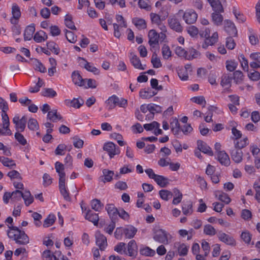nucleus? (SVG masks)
<instances>
[{
	"label": "nucleus",
	"instance_id": "39448f33",
	"mask_svg": "<svg viewBox=\"0 0 260 260\" xmlns=\"http://www.w3.org/2000/svg\"><path fill=\"white\" fill-rule=\"evenodd\" d=\"M167 22L171 29L177 32H181L183 30V27L179 19L176 16H170L167 19Z\"/></svg>",
	"mask_w": 260,
	"mask_h": 260
},
{
	"label": "nucleus",
	"instance_id": "6ab92c4d",
	"mask_svg": "<svg viewBox=\"0 0 260 260\" xmlns=\"http://www.w3.org/2000/svg\"><path fill=\"white\" fill-rule=\"evenodd\" d=\"M2 120H3V127L5 132L3 134L10 136L12 134L11 130L9 129V126L10 125L9 119L6 112L2 113Z\"/></svg>",
	"mask_w": 260,
	"mask_h": 260
},
{
	"label": "nucleus",
	"instance_id": "bf43d9fd",
	"mask_svg": "<svg viewBox=\"0 0 260 260\" xmlns=\"http://www.w3.org/2000/svg\"><path fill=\"white\" fill-rule=\"evenodd\" d=\"M42 95L48 98H54L57 95V93L52 88H45L42 91Z\"/></svg>",
	"mask_w": 260,
	"mask_h": 260
},
{
	"label": "nucleus",
	"instance_id": "a211bd4d",
	"mask_svg": "<svg viewBox=\"0 0 260 260\" xmlns=\"http://www.w3.org/2000/svg\"><path fill=\"white\" fill-rule=\"evenodd\" d=\"M217 158L219 162L222 165L228 166L230 164V157L224 151H219L217 152Z\"/></svg>",
	"mask_w": 260,
	"mask_h": 260
},
{
	"label": "nucleus",
	"instance_id": "13d9d810",
	"mask_svg": "<svg viewBox=\"0 0 260 260\" xmlns=\"http://www.w3.org/2000/svg\"><path fill=\"white\" fill-rule=\"evenodd\" d=\"M241 238L247 244H249L252 238L251 234L248 231H244L241 234Z\"/></svg>",
	"mask_w": 260,
	"mask_h": 260
},
{
	"label": "nucleus",
	"instance_id": "09e8293b",
	"mask_svg": "<svg viewBox=\"0 0 260 260\" xmlns=\"http://www.w3.org/2000/svg\"><path fill=\"white\" fill-rule=\"evenodd\" d=\"M238 59L243 70L247 72L249 69L248 60L245 57L243 54L239 55Z\"/></svg>",
	"mask_w": 260,
	"mask_h": 260
},
{
	"label": "nucleus",
	"instance_id": "864d4df0",
	"mask_svg": "<svg viewBox=\"0 0 260 260\" xmlns=\"http://www.w3.org/2000/svg\"><path fill=\"white\" fill-rule=\"evenodd\" d=\"M161 53L165 59H168L171 56L172 52L170 47L166 44L164 45L161 48Z\"/></svg>",
	"mask_w": 260,
	"mask_h": 260
},
{
	"label": "nucleus",
	"instance_id": "de8ad7c7",
	"mask_svg": "<svg viewBox=\"0 0 260 260\" xmlns=\"http://www.w3.org/2000/svg\"><path fill=\"white\" fill-rule=\"evenodd\" d=\"M56 217L54 214H49L45 219L43 226L44 228H48L51 226L55 222Z\"/></svg>",
	"mask_w": 260,
	"mask_h": 260
},
{
	"label": "nucleus",
	"instance_id": "f3484780",
	"mask_svg": "<svg viewBox=\"0 0 260 260\" xmlns=\"http://www.w3.org/2000/svg\"><path fill=\"white\" fill-rule=\"evenodd\" d=\"M243 154V152L241 149L236 148L232 150L231 152L232 159L237 164H239L242 161Z\"/></svg>",
	"mask_w": 260,
	"mask_h": 260
},
{
	"label": "nucleus",
	"instance_id": "9b49d317",
	"mask_svg": "<svg viewBox=\"0 0 260 260\" xmlns=\"http://www.w3.org/2000/svg\"><path fill=\"white\" fill-rule=\"evenodd\" d=\"M129 59L131 63L135 69L144 70L146 68V64H142L139 58L133 53H131Z\"/></svg>",
	"mask_w": 260,
	"mask_h": 260
},
{
	"label": "nucleus",
	"instance_id": "dca6fc26",
	"mask_svg": "<svg viewBox=\"0 0 260 260\" xmlns=\"http://www.w3.org/2000/svg\"><path fill=\"white\" fill-rule=\"evenodd\" d=\"M198 149L203 153L207 154L209 156H212L213 152L211 148L207 144L201 140L197 142Z\"/></svg>",
	"mask_w": 260,
	"mask_h": 260
},
{
	"label": "nucleus",
	"instance_id": "5fc2aeb1",
	"mask_svg": "<svg viewBox=\"0 0 260 260\" xmlns=\"http://www.w3.org/2000/svg\"><path fill=\"white\" fill-rule=\"evenodd\" d=\"M243 74L239 70L235 71L233 73V79L237 84L241 83L243 80Z\"/></svg>",
	"mask_w": 260,
	"mask_h": 260
},
{
	"label": "nucleus",
	"instance_id": "aec40b11",
	"mask_svg": "<svg viewBox=\"0 0 260 260\" xmlns=\"http://www.w3.org/2000/svg\"><path fill=\"white\" fill-rule=\"evenodd\" d=\"M73 82L76 85L80 86H85L86 79H83L78 71H74L72 74Z\"/></svg>",
	"mask_w": 260,
	"mask_h": 260
},
{
	"label": "nucleus",
	"instance_id": "1a4fd4ad",
	"mask_svg": "<svg viewBox=\"0 0 260 260\" xmlns=\"http://www.w3.org/2000/svg\"><path fill=\"white\" fill-rule=\"evenodd\" d=\"M95 236L96 245L99 247L101 250H104L107 246L106 237L99 232H96Z\"/></svg>",
	"mask_w": 260,
	"mask_h": 260
},
{
	"label": "nucleus",
	"instance_id": "423d86ee",
	"mask_svg": "<svg viewBox=\"0 0 260 260\" xmlns=\"http://www.w3.org/2000/svg\"><path fill=\"white\" fill-rule=\"evenodd\" d=\"M149 38L148 43L151 48H154L159 44V40L161 41L160 34L158 33L155 29H151L148 34Z\"/></svg>",
	"mask_w": 260,
	"mask_h": 260
},
{
	"label": "nucleus",
	"instance_id": "79ce46f5",
	"mask_svg": "<svg viewBox=\"0 0 260 260\" xmlns=\"http://www.w3.org/2000/svg\"><path fill=\"white\" fill-rule=\"evenodd\" d=\"M22 198L24 200V203L27 206L30 205L34 201V197L29 191H25L22 193Z\"/></svg>",
	"mask_w": 260,
	"mask_h": 260
},
{
	"label": "nucleus",
	"instance_id": "ddd939ff",
	"mask_svg": "<svg viewBox=\"0 0 260 260\" xmlns=\"http://www.w3.org/2000/svg\"><path fill=\"white\" fill-rule=\"evenodd\" d=\"M249 57L252 61L250 62V66L253 69L260 68V52L251 53Z\"/></svg>",
	"mask_w": 260,
	"mask_h": 260
},
{
	"label": "nucleus",
	"instance_id": "9d476101",
	"mask_svg": "<svg viewBox=\"0 0 260 260\" xmlns=\"http://www.w3.org/2000/svg\"><path fill=\"white\" fill-rule=\"evenodd\" d=\"M12 17L10 19V22L12 24H16L21 16L20 8L16 4L12 5Z\"/></svg>",
	"mask_w": 260,
	"mask_h": 260
},
{
	"label": "nucleus",
	"instance_id": "774afa93",
	"mask_svg": "<svg viewBox=\"0 0 260 260\" xmlns=\"http://www.w3.org/2000/svg\"><path fill=\"white\" fill-rule=\"evenodd\" d=\"M253 187L256 191L255 198L258 202L260 203V180L254 182Z\"/></svg>",
	"mask_w": 260,
	"mask_h": 260
},
{
	"label": "nucleus",
	"instance_id": "f257e3e1",
	"mask_svg": "<svg viewBox=\"0 0 260 260\" xmlns=\"http://www.w3.org/2000/svg\"><path fill=\"white\" fill-rule=\"evenodd\" d=\"M7 231L9 238L13 239L16 243L19 245H27L29 242V238L24 231L20 230L17 226H9Z\"/></svg>",
	"mask_w": 260,
	"mask_h": 260
},
{
	"label": "nucleus",
	"instance_id": "412c9836",
	"mask_svg": "<svg viewBox=\"0 0 260 260\" xmlns=\"http://www.w3.org/2000/svg\"><path fill=\"white\" fill-rule=\"evenodd\" d=\"M102 172L103 175L100 178L101 181L106 183L111 182L113 180L114 175V173L113 171L103 169Z\"/></svg>",
	"mask_w": 260,
	"mask_h": 260
},
{
	"label": "nucleus",
	"instance_id": "cd10ccee",
	"mask_svg": "<svg viewBox=\"0 0 260 260\" xmlns=\"http://www.w3.org/2000/svg\"><path fill=\"white\" fill-rule=\"evenodd\" d=\"M219 12H213L211 14L212 21L214 24L217 26H220L222 24L223 17Z\"/></svg>",
	"mask_w": 260,
	"mask_h": 260
},
{
	"label": "nucleus",
	"instance_id": "c03bdc74",
	"mask_svg": "<svg viewBox=\"0 0 260 260\" xmlns=\"http://www.w3.org/2000/svg\"><path fill=\"white\" fill-rule=\"evenodd\" d=\"M27 127L32 131H36L39 129V125L36 119L30 118L27 121Z\"/></svg>",
	"mask_w": 260,
	"mask_h": 260
},
{
	"label": "nucleus",
	"instance_id": "bb28decb",
	"mask_svg": "<svg viewBox=\"0 0 260 260\" xmlns=\"http://www.w3.org/2000/svg\"><path fill=\"white\" fill-rule=\"evenodd\" d=\"M210 6L212 7L214 12L222 13L224 11L223 8L221 3L219 1L211 0L208 1Z\"/></svg>",
	"mask_w": 260,
	"mask_h": 260
},
{
	"label": "nucleus",
	"instance_id": "a19ab883",
	"mask_svg": "<svg viewBox=\"0 0 260 260\" xmlns=\"http://www.w3.org/2000/svg\"><path fill=\"white\" fill-rule=\"evenodd\" d=\"M84 61V68L88 71L93 73L95 75H99L100 74V70L93 66L92 64L87 62L85 59H82Z\"/></svg>",
	"mask_w": 260,
	"mask_h": 260
},
{
	"label": "nucleus",
	"instance_id": "b1692460",
	"mask_svg": "<svg viewBox=\"0 0 260 260\" xmlns=\"http://www.w3.org/2000/svg\"><path fill=\"white\" fill-rule=\"evenodd\" d=\"M137 232V229L132 225H128L124 228V235L126 238H133Z\"/></svg>",
	"mask_w": 260,
	"mask_h": 260
},
{
	"label": "nucleus",
	"instance_id": "a18cd8bd",
	"mask_svg": "<svg viewBox=\"0 0 260 260\" xmlns=\"http://www.w3.org/2000/svg\"><path fill=\"white\" fill-rule=\"evenodd\" d=\"M232 82V78L228 75H223L221 77V80L220 84L221 85L228 88L231 86Z\"/></svg>",
	"mask_w": 260,
	"mask_h": 260
},
{
	"label": "nucleus",
	"instance_id": "58836bf2",
	"mask_svg": "<svg viewBox=\"0 0 260 260\" xmlns=\"http://www.w3.org/2000/svg\"><path fill=\"white\" fill-rule=\"evenodd\" d=\"M106 210H107L109 216L112 218H115L118 214V210L113 204H108L106 206Z\"/></svg>",
	"mask_w": 260,
	"mask_h": 260
},
{
	"label": "nucleus",
	"instance_id": "603ef678",
	"mask_svg": "<svg viewBox=\"0 0 260 260\" xmlns=\"http://www.w3.org/2000/svg\"><path fill=\"white\" fill-rule=\"evenodd\" d=\"M159 194L161 199L166 201L171 199L173 197L172 192L165 189L160 190L159 191Z\"/></svg>",
	"mask_w": 260,
	"mask_h": 260
},
{
	"label": "nucleus",
	"instance_id": "0eeeda50",
	"mask_svg": "<svg viewBox=\"0 0 260 260\" xmlns=\"http://www.w3.org/2000/svg\"><path fill=\"white\" fill-rule=\"evenodd\" d=\"M116 20L118 23H114L113 27L114 29V35L116 38L120 37V29L122 27H126L127 25L126 22L124 21L123 17L120 15H117L116 17Z\"/></svg>",
	"mask_w": 260,
	"mask_h": 260
},
{
	"label": "nucleus",
	"instance_id": "c9c22d12",
	"mask_svg": "<svg viewBox=\"0 0 260 260\" xmlns=\"http://www.w3.org/2000/svg\"><path fill=\"white\" fill-rule=\"evenodd\" d=\"M47 118L52 122H56L57 121L61 119L62 117L57 113L56 110H52L48 112Z\"/></svg>",
	"mask_w": 260,
	"mask_h": 260
},
{
	"label": "nucleus",
	"instance_id": "4468645a",
	"mask_svg": "<svg viewBox=\"0 0 260 260\" xmlns=\"http://www.w3.org/2000/svg\"><path fill=\"white\" fill-rule=\"evenodd\" d=\"M217 236L221 241L228 245L233 246L236 244V241L233 237L226 234L225 233L219 232Z\"/></svg>",
	"mask_w": 260,
	"mask_h": 260
},
{
	"label": "nucleus",
	"instance_id": "72a5a7b5",
	"mask_svg": "<svg viewBox=\"0 0 260 260\" xmlns=\"http://www.w3.org/2000/svg\"><path fill=\"white\" fill-rule=\"evenodd\" d=\"M48 39V36L46 33L43 31L40 30L37 32L34 36V39L37 43H41L46 41Z\"/></svg>",
	"mask_w": 260,
	"mask_h": 260
},
{
	"label": "nucleus",
	"instance_id": "473e14b6",
	"mask_svg": "<svg viewBox=\"0 0 260 260\" xmlns=\"http://www.w3.org/2000/svg\"><path fill=\"white\" fill-rule=\"evenodd\" d=\"M170 126L172 132L175 134H178L180 131V125L176 118L173 117L170 120Z\"/></svg>",
	"mask_w": 260,
	"mask_h": 260
},
{
	"label": "nucleus",
	"instance_id": "a878e982",
	"mask_svg": "<svg viewBox=\"0 0 260 260\" xmlns=\"http://www.w3.org/2000/svg\"><path fill=\"white\" fill-rule=\"evenodd\" d=\"M157 94V92L150 88L144 89L139 92L140 96L143 99H147L152 98Z\"/></svg>",
	"mask_w": 260,
	"mask_h": 260
},
{
	"label": "nucleus",
	"instance_id": "680f3d73",
	"mask_svg": "<svg viewBox=\"0 0 260 260\" xmlns=\"http://www.w3.org/2000/svg\"><path fill=\"white\" fill-rule=\"evenodd\" d=\"M67 103L71 107L79 108L83 104V101L81 100L80 101L77 99H74L72 101H67Z\"/></svg>",
	"mask_w": 260,
	"mask_h": 260
},
{
	"label": "nucleus",
	"instance_id": "37998d69",
	"mask_svg": "<svg viewBox=\"0 0 260 260\" xmlns=\"http://www.w3.org/2000/svg\"><path fill=\"white\" fill-rule=\"evenodd\" d=\"M248 143L249 141L247 137H245L241 140H238V139L234 142L235 148L241 150L246 146Z\"/></svg>",
	"mask_w": 260,
	"mask_h": 260
},
{
	"label": "nucleus",
	"instance_id": "20e7f679",
	"mask_svg": "<svg viewBox=\"0 0 260 260\" xmlns=\"http://www.w3.org/2000/svg\"><path fill=\"white\" fill-rule=\"evenodd\" d=\"M12 121L15 124V127L16 129L18 131L17 132H22L25 128L27 119L25 116H23L20 118L19 116L16 114L13 117Z\"/></svg>",
	"mask_w": 260,
	"mask_h": 260
},
{
	"label": "nucleus",
	"instance_id": "4c0bfd02",
	"mask_svg": "<svg viewBox=\"0 0 260 260\" xmlns=\"http://www.w3.org/2000/svg\"><path fill=\"white\" fill-rule=\"evenodd\" d=\"M175 246L177 248L178 252L180 256L186 255L187 254L189 247L185 244L175 243Z\"/></svg>",
	"mask_w": 260,
	"mask_h": 260
},
{
	"label": "nucleus",
	"instance_id": "052dcab7",
	"mask_svg": "<svg viewBox=\"0 0 260 260\" xmlns=\"http://www.w3.org/2000/svg\"><path fill=\"white\" fill-rule=\"evenodd\" d=\"M200 53L193 48L189 49V54L187 53L186 59L190 60L193 58H197L200 56Z\"/></svg>",
	"mask_w": 260,
	"mask_h": 260
},
{
	"label": "nucleus",
	"instance_id": "ea45409f",
	"mask_svg": "<svg viewBox=\"0 0 260 260\" xmlns=\"http://www.w3.org/2000/svg\"><path fill=\"white\" fill-rule=\"evenodd\" d=\"M116 100H117V96L115 95L109 98L106 102V108L108 110H112L116 106Z\"/></svg>",
	"mask_w": 260,
	"mask_h": 260
},
{
	"label": "nucleus",
	"instance_id": "4be33fe9",
	"mask_svg": "<svg viewBox=\"0 0 260 260\" xmlns=\"http://www.w3.org/2000/svg\"><path fill=\"white\" fill-rule=\"evenodd\" d=\"M128 255L131 257H136L138 253V246L134 240L129 242L127 245Z\"/></svg>",
	"mask_w": 260,
	"mask_h": 260
},
{
	"label": "nucleus",
	"instance_id": "f704fd0d",
	"mask_svg": "<svg viewBox=\"0 0 260 260\" xmlns=\"http://www.w3.org/2000/svg\"><path fill=\"white\" fill-rule=\"evenodd\" d=\"M232 12L239 23H244L246 21V17L240 12L237 7H234Z\"/></svg>",
	"mask_w": 260,
	"mask_h": 260
},
{
	"label": "nucleus",
	"instance_id": "2eb2a0df",
	"mask_svg": "<svg viewBox=\"0 0 260 260\" xmlns=\"http://www.w3.org/2000/svg\"><path fill=\"white\" fill-rule=\"evenodd\" d=\"M224 26L225 30L230 35L235 36L237 33V30L235 24L230 20H225L224 22Z\"/></svg>",
	"mask_w": 260,
	"mask_h": 260
},
{
	"label": "nucleus",
	"instance_id": "f8f14e48",
	"mask_svg": "<svg viewBox=\"0 0 260 260\" xmlns=\"http://www.w3.org/2000/svg\"><path fill=\"white\" fill-rule=\"evenodd\" d=\"M218 36L217 32H214L211 36H209L205 38L204 43L202 46V48L206 49L209 46L213 45L218 41Z\"/></svg>",
	"mask_w": 260,
	"mask_h": 260
},
{
	"label": "nucleus",
	"instance_id": "c85d7f7f",
	"mask_svg": "<svg viewBox=\"0 0 260 260\" xmlns=\"http://www.w3.org/2000/svg\"><path fill=\"white\" fill-rule=\"evenodd\" d=\"M59 189L60 193L63 196L64 199L67 201H70L71 200V198L69 196V192L66 189V181L59 182Z\"/></svg>",
	"mask_w": 260,
	"mask_h": 260
},
{
	"label": "nucleus",
	"instance_id": "c756f323",
	"mask_svg": "<svg viewBox=\"0 0 260 260\" xmlns=\"http://www.w3.org/2000/svg\"><path fill=\"white\" fill-rule=\"evenodd\" d=\"M132 22L139 29H143L147 27V23L145 20L142 18H134L132 20Z\"/></svg>",
	"mask_w": 260,
	"mask_h": 260
},
{
	"label": "nucleus",
	"instance_id": "4d7b16f0",
	"mask_svg": "<svg viewBox=\"0 0 260 260\" xmlns=\"http://www.w3.org/2000/svg\"><path fill=\"white\" fill-rule=\"evenodd\" d=\"M204 233L210 236H214L216 233L215 228L210 224H206L204 227Z\"/></svg>",
	"mask_w": 260,
	"mask_h": 260
},
{
	"label": "nucleus",
	"instance_id": "0e129e2a",
	"mask_svg": "<svg viewBox=\"0 0 260 260\" xmlns=\"http://www.w3.org/2000/svg\"><path fill=\"white\" fill-rule=\"evenodd\" d=\"M186 30L187 33L191 37H197L198 34L199 33L198 28L194 25H190L187 27Z\"/></svg>",
	"mask_w": 260,
	"mask_h": 260
},
{
	"label": "nucleus",
	"instance_id": "e2e57ef3",
	"mask_svg": "<svg viewBox=\"0 0 260 260\" xmlns=\"http://www.w3.org/2000/svg\"><path fill=\"white\" fill-rule=\"evenodd\" d=\"M226 68L230 72H233L235 70L238 66V62L235 60H227L225 62Z\"/></svg>",
	"mask_w": 260,
	"mask_h": 260
},
{
	"label": "nucleus",
	"instance_id": "7ed1b4c3",
	"mask_svg": "<svg viewBox=\"0 0 260 260\" xmlns=\"http://www.w3.org/2000/svg\"><path fill=\"white\" fill-rule=\"evenodd\" d=\"M183 12L182 18L186 23L191 24L194 23L198 18V15L194 10L192 9L186 10L185 12L180 10L179 12Z\"/></svg>",
	"mask_w": 260,
	"mask_h": 260
},
{
	"label": "nucleus",
	"instance_id": "5701e85b",
	"mask_svg": "<svg viewBox=\"0 0 260 260\" xmlns=\"http://www.w3.org/2000/svg\"><path fill=\"white\" fill-rule=\"evenodd\" d=\"M55 169L59 176V182L66 181V174L64 172V166L60 162L57 161L55 164Z\"/></svg>",
	"mask_w": 260,
	"mask_h": 260
},
{
	"label": "nucleus",
	"instance_id": "f03ea898",
	"mask_svg": "<svg viewBox=\"0 0 260 260\" xmlns=\"http://www.w3.org/2000/svg\"><path fill=\"white\" fill-rule=\"evenodd\" d=\"M153 238L159 243L168 245L171 241L172 236L165 230L156 227L153 230Z\"/></svg>",
	"mask_w": 260,
	"mask_h": 260
},
{
	"label": "nucleus",
	"instance_id": "3c124183",
	"mask_svg": "<svg viewBox=\"0 0 260 260\" xmlns=\"http://www.w3.org/2000/svg\"><path fill=\"white\" fill-rule=\"evenodd\" d=\"M192 206L190 202H187L182 205V212L185 215H190L192 213Z\"/></svg>",
	"mask_w": 260,
	"mask_h": 260
},
{
	"label": "nucleus",
	"instance_id": "e433bc0d",
	"mask_svg": "<svg viewBox=\"0 0 260 260\" xmlns=\"http://www.w3.org/2000/svg\"><path fill=\"white\" fill-rule=\"evenodd\" d=\"M154 180L161 187H165L169 184L168 179L161 175H157Z\"/></svg>",
	"mask_w": 260,
	"mask_h": 260
},
{
	"label": "nucleus",
	"instance_id": "69168bd1",
	"mask_svg": "<svg viewBox=\"0 0 260 260\" xmlns=\"http://www.w3.org/2000/svg\"><path fill=\"white\" fill-rule=\"evenodd\" d=\"M47 46L48 49L51 50L55 54H58L59 53V48L58 45L53 42H49L47 43Z\"/></svg>",
	"mask_w": 260,
	"mask_h": 260
},
{
	"label": "nucleus",
	"instance_id": "6e6552de",
	"mask_svg": "<svg viewBox=\"0 0 260 260\" xmlns=\"http://www.w3.org/2000/svg\"><path fill=\"white\" fill-rule=\"evenodd\" d=\"M103 149L108 152L110 158H113L114 155L120 153V150L113 142H109L104 144Z\"/></svg>",
	"mask_w": 260,
	"mask_h": 260
},
{
	"label": "nucleus",
	"instance_id": "2f4dec72",
	"mask_svg": "<svg viewBox=\"0 0 260 260\" xmlns=\"http://www.w3.org/2000/svg\"><path fill=\"white\" fill-rule=\"evenodd\" d=\"M35 31V28L34 25L27 26L24 32V40L25 41H29L31 39Z\"/></svg>",
	"mask_w": 260,
	"mask_h": 260
},
{
	"label": "nucleus",
	"instance_id": "6e6d98bb",
	"mask_svg": "<svg viewBox=\"0 0 260 260\" xmlns=\"http://www.w3.org/2000/svg\"><path fill=\"white\" fill-rule=\"evenodd\" d=\"M150 17L151 22L153 24H159L160 22L164 21V19L161 18L160 16L156 13H151Z\"/></svg>",
	"mask_w": 260,
	"mask_h": 260
},
{
	"label": "nucleus",
	"instance_id": "8fccbe9b",
	"mask_svg": "<svg viewBox=\"0 0 260 260\" xmlns=\"http://www.w3.org/2000/svg\"><path fill=\"white\" fill-rule=\"evenodd\" d=\"M159 28V29L161 31L159 34L161 35V41H164L167 37L166 33L167 32V28L165 24L163 23V21H161L159 23V24L156 25Z\"/></svg>",
	"mask_w": 260,
	"mask_h": 260
},
{
	"label": "nucleus",
	"instance_id": "7c9ffc66",
	"mask_svg": "<svg viewBox=\"0 0 260 260\" xmlns=\"http://www.w3.org/2000/svg\"><path fill=\"white\" fill-rule=\"evenodd\" d=\"M215 194L219 200L225 204H229L231 202V200L228 194L220 191H216Z\"/></svg>",
	"mask_w": 260,
	"mask_h": 260
},
{
	"label": "nucleus",
	"instance_id": "338daca9",
	"mask_svg": "<svg viewBox=\"0 0 260 260\" xmlns=\"http://www.w3.org/2000/svg\"><path fill=\"white\" fill-rule=\"evenodd\" d=\"M66 26L71 29H76L74 22L72 20V17L69 15H66L64 19Z\"/></svg>",
	"mask_w": 260,
	"mask_h": 260
},
{
	"label": "nucleus",
	"instance_id": "49530a36",
	"mask_svg": "<svg viewBox=\"0 0 260 260\" xmlns=\"http://www.w3.org/2000/svg\"><path fill=\"white\" fill-rule=\"evenodd\" d=\"M0 161L2 162L4 166L9 167L10 169L16 167V164L14 161L8 157H1V160Z\"/></svg>",
	"mask_w": 260,
	"mask_h": 260
},
{
	"label": "nucleus",
	"instance_id": "393cba45",
	"mask_svg": "<svg viewBox=\"0 0 260 260\" xmlns=\"http://www.w3.org/2000/svg\"><path fill=\"white\" fill-rule=\"evenodd\" d=\"M85 218L86 219L92 222L94 225H97L99 220L98 214L89 209H88L87 211Z\"/></svg>",
	"mask_w": 260,
	"mask_h": 260
}]
</instances>
